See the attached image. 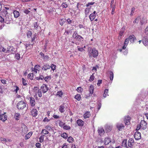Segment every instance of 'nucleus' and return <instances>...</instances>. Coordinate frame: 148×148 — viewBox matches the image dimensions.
Listing matches in <instances>:
<instances>
[{
	"instance_id": "nucleus-1",
	"label": "nucleus",
	"mask_w": 148,
	"mask_h": 148,
	"mask_svg": "<svg viewBox=\"0 0 148 148\" xmlns=\"http://www.w3.org/2000/svg\"><path fill=\"white\" fill-rule=\"evenodd\" d=\"M88 56L90 58L92 57L96 58L98 55V51L95 48H92L91 47H89L88 48Z\"/></svg>"
},
{
	"instance_id": "nucleus-2",
	"label": "nucleus",
	"mask_w": 148,
	"mask_h": 148,
	"mask_svg": "<svg viewBox=\"0 0 148 148\" xmlns=\"http://www.w3.org/2000/svg\"><path fill=\"white\" fill-rule=\"evenodd\" d=\"M3 16L5 14L4 22L7 24H9L11 21V18L8 14L7 11H5L2 14Z\"/></svg>"
},
{
	"instance_id": "nucleus-3",
	"label": "nucleus",
	"mask_w": 148,
	"mask_h": 148,
	"mask_svg": "<svg viewBox=\"0 0 148 148\" xmlns=\"http://www.w3.org/2000/svg\"><path fill=\"white\" fill-rule=\"evenodd\" d=\"M26 104L23 101H21L17 104V107L18 110H23L26 107Z\"/></svg>"
},
{
	"instance_id": "nucleus-4",
	"label": "nucleus",
	"mask_w": 148,
	"mask_h": 148,
	"mask_svg": "<svg viewBox=\"0 0 148 148\" xmlns=\"http://www.w3.org/2000/svg\"><path fill=\"white\" fill-rule=\"evenodd\" d=\"M49 88L47 85L45 84H43L41 87L40 90L42 92L45 93H46L48 90Z\"/></svg>"
},
{
	"instance_id": "nucleus-5",
	"label": "nucleus",
	"mask_w": 148,
	"mask_h": 148,
	"mask_svg": "<svg viewBox=\"0 0 148 148\" xmlns=\"http://www.w3.org/2000/svg\"><path fill=\"white\" fill-rule=\"evenodd\" d=\"M140 125L142 129L145 130L147 127V123L144 120H142L140 121Z\"/></svg>"
},
{
	"instance_id": "nucleus-6",
	"label": "nucleus",
	"mask_w": 148,
	"mask_h": 148,
	"mask_svg": "<svg viewBox=\"0 0 148 148\" xmlns=\"http://www.w3.org/2000/svg\"><path fill=\"white\" fill-rule=\"evenodd\" d=\"M134 137L136 140L140 139L141 138L140 133L138 132H136L134 134Z\"/></svg>"
},
{
	"instance_id": "nucleus-7",
	"label": "nucleus",
	"mask_w": 148,
	"mask_h": 148,
	"mask_svg": "<svg viewBox=\"0 0 148 148\" xmlns=\"http://www.w3.org/2000/svg\"><path fill=\"white\" fill-rule=\"evenodd\" d=\"M31 115L33 117H36L38 114V112L36 109H33L31 112Z\"/></svg>"
},
{
	"instance_id": "nucleus-8",
	"label": "nucleus",
	"mask_w": 148,
	"mask_h": 148,
	"mask_svg": "<svg viewBox=\"0 0 148 148\" xmlns=\"http://www.w3.org/2000/svg\"><path fill=\"white\" fill-rule=\"evenodd\" d=\"M130 117L128 116L125 117L124 121L126 125H128L130 124Z\"/></svg>"
},
{
	"instance_id": "nucleus-9",
	"label": "nucleus",
	"mask_w": 148,
	"mask_h": 148,
	"mask_svg": "<svg viewBox=\"0 0 148 148\" xmlns=\"http://www.w3.org/2000/svg\"><path fill=\"white\" fill-rule=\"evenodd\" d=\"M96 12L95 11H94L89 16V18L91 21H92L95 18L96 14Z\"/></svg>"
},
{
	"instance_id": "nucleus-10",
	"label": "nucleus",
	"mask_w": 148,
	"mask_h": 148,
	"mask_svg": "<svg viewBox=\"0 0 148 148\" xmlns=\"http://www.w3.org/2000/svg\"><path fill=\"white\" fill-rule=\"evenodd\" d=\"M116 125L119 131H121L124 127V125L121 123H117Z\"/></svg>"
},
{
	"instance_id": "nucleus-11",
	"label": "nucleus",
	"mask_w": 148,
	"mask_h": 148,
	"mask_svg": "<svg viewBox=\"0 0 148 148\" xmlns=\"http://www.w3.org/2000/svg\"><path fill=\"white\" fill-rule=\"evenodd\" d=\"M30 102L31 106L32 107L34 106L35 105V101L34 98L30 97Z\"/></svg>"
},
{
	"instance_id": "nucleus-12",
	"label": "nucleus",
	"mask_w": 148,
	"mask_h": 148,
	"mask_svg": "<svg viewBox=\"0 0 148 148\" xmlns=\"http://www.w3.org/2000/svg\"><path fill=\"white\" fill-rule=\"evenodd\" d=\"M98 133L99 134L100 136L103 135L104 133V129L101 127H99L98 129Z\"/></svg>"
},
{
	"instance_id": "nucleus-13",
	"label": "nucleus",
	"mask_w": 148,
	"mask_h": 148,
	"mask_svg": "<svg viewBox=\"0 0 148 148\" xmlns=\"http://www.w3.org/2000/svg\"><path fill=\"white\" fill-rule=\"evenodd\" d=\"M0 120L2 121H5L7 119V116L5 114H1L0 115Z\"/></svg>"
},
{
	"instance_id": "nucleus-14",
	"label": "nucleus",
	"mask_w": 148,
	"mask_h": 148,
	"mask_svg": "<svg viewBox=\"0 0 148 148\" xmlns=\"http://www.w3.org/2000/svg\"><path fill=\"white\" fill-rule=\"evenodd\" d=\"M111 141V139L108 137L106 138L104 140V144L105 145H107Z\"/></svg>"
},
{
	"instance_id": "nucleus-15",
	"label": "nucleus",
	"mask_w": 148,
	"mask_h": 148,
	"mask_svg": "<svg viewBox=\"0 0 148 148\" xmlns=\"http://www.w3.org/2000/svg\"><path fill=\"white\" fill-rule=\"evenodd\" d=\"M32 132H30L27 134H26L25 137V140H27L29 139L32 136Z\"/></svg>"
},
{
	"instance_id": "nucleus-16",
	"label": "nucleus",
	"mask_w": 148,
	"mask_h": 148,
	"mask_svg": "<svg viewBox=\"0 0 148 148\" xmlns=\"http://www.w3.org/2000/svg\"><path fill=\"white\" fill-rule=\"evenodd\" d=\"M77 123L79 126H82L84 125V122L81 120L79 119L77 120Z\"/></svg>"
},
{
	"instance_id": "nucleus-17",
	"label": "nucleus",
	"mask_w": 148,
	"mask_h": 148,
	"mask_svg": "<svg viewBox=\"0 0 148 148\" xmlns=\"http://www.w3.org/2000/svg\"><path fill=\"white\" fill-rule=\"evenodd\" d=\"M59 110L61 113H63L65 111V107L64 106L61 105L59 107Z\"/></svg>"
},
{
	"instance_id": "nucleus-18",
	"label": "nucleus",
	"mask_w": 148,
	"mask_h": 148,
	"mask_svg": "<svg viewBox=\"0 0 148 148\" xmlns=\"http://www.w3.org/2000/svg\"><path fill=\"white\" fill-rule=\"evenodd\" d=\"M50 68V66L49 65L45 64L42 67V69L45 71H46L47 69H49Z\"/></svg>"
},
{
	"instance_id": "nucleus-19",
	"label": "nucleus",
	"mask_w": 148,
	"mask_h": 148,
	"mask_svg": "<svg viewBox=\"0 0 148 148\" xmlns=\"http://www.w3.org/2000/svg\"><path fill=\"white\" fill-rule=\"evenodd\" d=\"M94 90V87L92 85H91L89 88L90 94H92L93 93Z\"/></svg>"
},
{
	"instance_id": "nucleus-20",
	"label": "nucleus",
	"mask_w": 148,
	"mask_h": 148,
	"mask_svg": "<svg viewBox=\"0 0 148 148\" xmlns=\"http://www.w3.org/2000/svg\"><path fill=\"white\" fill-rule=\"evenodd\" d=\"M128 38L131 42L133 43L134 42V40L136 38L135 36L133 35L130 36Z\"/></svg>"
},
{
	"instance_id": "nucleus-21",
	"label": "nucleus",
	"mask_w": 148,
	"mask_h": 148,
	"mask_svg": "<svg viewBox=\"0 0 148 148\" xmlns=\"http://www.w3.org/2000/svg\"><path fill=\"white\" fill-rule=\"evenodd\" d=\"M13 14L15 18H17L20 16L19 12L16 10H14L13 12Z\"/></svg>"
},
{
	"instance_id": "nucleus-22",
	"label": "nucleus",
	"mask_w": 148,
	"mask_h": 148,
	"mask_svg": "<svg viewBox=\"0 0 148 148\" xmlns=\"http://www.w3.org/2000/svg\"><path fill=\"white\" fill-rule=\"evenodd\" d=\"M143 44L145 46H147L148 45V38H144L143 40Z\"/></svg>"
},
{
	"instance_id": "nucleus-23",
	"label": "nucleus",
	"mask_w": 148,
	"mask_h": 148,
	"mask_svg": "<svg viewBox=\"0 0 148 148\" xmlns=\"http://www.w3.org/2000/svg\"><path fill=\"white\" fill-rule=\"evenodd\" d=\"M68 4L66 2H63L61 5V6L62 7V8H67L68 6Z\"/></svg>"
},
{
	"instance_id": "nucleus-24",
	"label": "nucleus",
	"mask_w": 148,
	"mask_h": 148,
	"mask_svg": "<svg viewBox=\"0 0 148 148\" xmlns=\"http://www.w3.org/2000/svg\"><path fill=\"white\" fill-rule=\"evenodd\" d=\"M90 116V114L89 112H86L84 115V117L85 119L89 118Z\"/></svg>"
},
{
	"instance_id": "nucleus-25",
	"label": "nucleus",
	"mask_w": 148,
	"mask_h": 148,
	"mask_svg": "<svg viewBox=\"0 0 148 148\" xmlns=\"http://www.w3.org/2000/svg\"><path fill=\"white\" fill-rule=\"evenodd\" d=\"M20 114L19 113H15L14 115V118L16 120H19L20 118Z\"/></svg>"
},
{
	"instance_id": "nucleus-26",
	"label": "nucleus",
	"mask_w": 148,
	"mask_h": 148,
	"mask_svg": "<svg viewBox=\"0 0 148 148\" xmlns=\"http://www.w3.org/2000/svg\"><path fill=\"white\" fill-rule=\"evenodd\" d=\"M108 90L107 89H106L104 91L103 94V97L104 98L106 97L107 96H108Z\"/></svg>"
},
{
	"instance_id": "nucleus-27",
	"label": "nucleus",
	"mask_w": 148,
	"mask_h": 148,
	"mask_svg": "<svg viewBox=\"0 0 148 148\" xmlns=\"http://www.w3.org/2000/svg\"><path fill=\"white\" fill-rule=\"evenodd\" d=\"M76 39L78 41H83L84 40L83 38L79 35L77 36Z\"/></svg>"
},
{
	"instance_id": "nucleus-28",
	"label": "nucleus",
	"mask_w": 148,
	"mask_h": 148,
	"mask_svg": "<svg viewBox=\"0 0 148 148\" xmlns=\"http://www.w3.org/2000/svg\"><path fill=\"white\" fill-rule=\"evenodd\" d=\"M75 98L78 101L80 100L81 98L80 95L79 94L76 95L75 96Z\"/></svg>"
},
{
	"instance_id": "nucleus-29",
	"label": "nucleus",
	"mask_w": 148,
	"mask_h": 148,
	"mask_svg": "<svg viewBox=\"0 0 148 148\" xmlns=\"http://www.w3.org/2000/svg\"><path fill=\"white\" fill-rule=\"evenodd\" d=\"M109 73L110 75V78L111 80H112L113 78L114 74L111 71H109Z\"/></svg>"
},
{
	"instance_id": "nucleus-30",
	"label": "nucleus",
	"mask_w": 148,
	"mask_h": 148,
	"mask_svg": "<svg viewBox=\"0 0 148 148\" xmlns=\"http://www.w3.org/2000/svg\"><path fill=\"white\" fill-rule=\"evenodd\" d=\"M91 8V7H90L89 8H87L85 9V14L86 15V16H87V15L88 14L89 11H90V9Z\"/></svg>"
},
{
	"instance_id": "nucleus-31",
	"label": "nucleus",
	"mask_w": 148,
	"mask_h": 148,
	"mask_svg": "<svg viewBox=\"0 0 148 148\" xmlns=\"http://www.w3.org/2000/svg\"><path fill=\"white\" fill-rule=\"evenodd\" d=\"M49 132L46 130V129H43L41 131V133L44 134V135L48 134Z\"/></svg>"
},
{
	"instance_id": "nucleus-32",
	"label": "nucleus",
	"mask_w": 148,
	"mask_h": 148,
	"mask_svg": "<svg viewBox=\"0 0 148 148\" xmlns=\"http://www.w3.org/2000/svg\"><path fill=\"white\" fill-rule=\"evenodd\" d=\"M73 140V138L71 136L69 137L67 139V141L70 143H72Z\"/></svg>"
},
{
	"instance_id": "nucleus-33",
	"label": "nucleus",
	"mask_w": 148,
	"mask_h": 148,
	"mask_svg": "<svg viewBox=\"0 0 148 148\" xmlns=\"http://www.w3.org/2000/svg\"><path fill=\"white\" fill-rule=\"evenodd\" d=\"M61 136L64 138H66L68 137V135L66 133H64L62 134Z\"/></svg>"
},
{
	"instance_id": "nucleus-34",
	"label": "nucleus",
	"mask_w": 148,
	"mask_h": 148,
	"mask_svg": "<svg viewBox=\"0 0 148 148\" xmlns=\"http://www.w3.org/2000/svg\"><path fill=\"white\" fill-rule=\"evenodd\" d=\"M63 128L64 130H69L70 129L71 127H70L68 125H65L63 126Z\"/></svg>"
},
{
	"instance_id": "nucleus-35",
	"label": "nucleus",
	"mask_w": 148,
	"mask_h": 148,
	"mask_svg": "<svg viewBox=\"0 0 148 148\" xmlns=\"http://www.w3.org/2000/svg\"><path fill=\"white\" fill-rule=\"evenodd\" d=\"M51 79L50 76H48L45 78V82H47Z\"/></svg>"
},
{
	"instance_id": "nucleus-36",
	"label": "nucleus",
	"mask_w": 148,
	"mask_h": 148,
	"mask_svg": "<svg viewBox=\"0 0 148 148\" xmlns=\"http://www.w3.org/2000/svg\"><path fill=\"white\" fill-rule=\"evenodd\" d=\"M122 146H123L124 147H127V144L126 140H124L123 141L122 143Z\"/></svg>"
},
{
	"instance_id": "nucleus-37",
	"label": "nucleus",
	"mask_w": 148,
	"mask_h": 148,
	"mask_svg": "<svg viewBox=\"0 0 148 148\" xmlns=\"http://www.w3.org/2000/svg\"><path fill=\"white\" fill-rule=\"evenodd\" d=\"M78 35L77 32H75L72 35V37L73 38L76 39Z\"/></svg>"
},
{
	"instance_id": "nucleus-38",
	"label": "nucleus",
	"mask_w": 148,
	"mask_h": 148,
	"mask_svg": "<svg viewBox=\"0 0 148 148\" xmlns=\"http://www.w3.org/2000/svg\"><path fill=\"white\" fill-rule=\"evenodd\" d=\"M44 135H43L42 136H41L39 138V142L41 143H42L44 140Z\"/></svg>"
},
{
	"instance_id": "nucleus-39",
	"label": "nucleus",
	"mask_w": 148,
	"mask_h": 148,
	"mask_svg": "<svg viewBox=\"0 0 148 148\" xmlns=\"http://www.w3.org/2000/svg\"><path fill=\"white\" fill-rule=\"evenodd\" d=\"M140 23H141V24L142 25L144 23H146V19L144 18H142L141 20L140 21Z\"/></svg>"
},
{
	"instance_id": "nucleus-40",
	"label": "nucleus",
	"mask_w": 148,
	"mask_h": 148,
	"mask_svg": "<svg viewBox=\"0 0 148 148\" xmlns=\"http://www.w3.org/2000/svg\"><path fill=\"white\" fill-rule=\"evenodd\" d=\"M140 19V18L139 17H138L136 18L135 20L133 21V23H138L139 20Z\"/></svg>"
},
{
	"instance_id": "nucleus-41",
	"label": "nucleus",
	"mask_w": 148,
	"mask_h": 148,
	"mask_svg": "<svg viewBox=\"0 0 148 148\" xmlns=\"http://www.w3.org/2000/svg\"><path fill=\"white\" fill-rule=\"evenodd\" d=\"M0 51H2L5 53L7 52L6 49L5 48L1 46L0 47Z\"/></svg>"
},
{
	"instance_id": "nucleus-42",
	"label": "nucleus",
	"mask_w": 148,
	"mask_h": 148,
	"mask_svg": "<svg viewBox=\"0 0 148 148\" xmlns=\"http://www.w3.org/2000/svg\"><path fill=\"white\" fill-rule=\"evenodd\" d=\"M50 68H51V69L54 71L56 69V65L54 64H52L50 66Z\"/></svg>"
},
{
	"instance_id": "nucleus-43",
	"label": "nucleus",
	"mask_w": 148,
	"mask_h": 148,
	"mask_svg": "<svg viewBox=\"0 0 148 148\" xmlns=\"http://www.w3.org/2000/svg\"><path fill=\"white\" fill-rule=\"evenodd\" d=\"M32 34L31 32L30 31H28L27 34V37L28 38H30L31 37Z\"/></svg>"
},
{
	"instance_id": "nucleus-44",
	"label": "nucleus",
	"mask_w": 148,
	"mask_h": 148,
	"mask_svg": "<svg viewBox=\"0 0 148 148\" xmlns=\"http://www.w3.org/2000/svg\"><path fill=\"white\" fill-rule=\"evenodd\" d=\"M37 93L38 96L39 97H41L42 96V93L41 92V90L40 89L38 90Z\"/></svg>"
},
{
	"instance_id": "nucleus-45",
	"label": "nucleus",
	"mask_w": 148,
	"mask_h": 148,
	"mask_svg": "<svg viewBox=\"0 0 148 148\" xmlns=\"http://www.w3.org/2000/svg\"><path fill=\"white\" fill-rule=\"evenodd\" d=\"M65 123L63 122L62 121H60L59 123V125L61 127H63Z\"/></svg>"
},
{
	"instance_id": "nucleus-46",
	"label": "nucleus",
	"mask_w": 148,
	"mask_h": 148,
	"mask_svg": "<svg viewBox=\"0 0 148 148\" xmlns=\"http://www.w3.org/2000/svg\"><path fill=\"white\" fill-rule=\"evenodd\" d=\"M28 77L31 79H33V73L29 74Z\"/></svg>"
},
{
	"instance_id": "nucleus-47",
	"label": "nucleus",
	"mask_w": 148,
	"mask_h": 148,
	"mask_svg": "<svg viewBox=\"0 0 148 148\" xmlns=\"http://www.w3.org/2000/svg\"><path fill=\"white\" fill-rule=\"evenodd\" d=\"M95 3V2H89L87 4H86V7H88L91 5H93Z\"/></svg>"
},
{
	"instance_id": "nucleus-48",
	"label": "nucleus",
	"mask_w": 148,
	"mask_h": 148,
	"mask_svg": "<svg viewBox=\"0 0 148 148\" xmlns=\"http://www.w3.org/2000/svg\"><path fill=\"white\" fill-rule=\"evenodd\" d=\"M57 95L59 96L60 97H61L63 95V92L62 91L58 92L57 93Z\"/></svg>"
},
{
	"instance_id": "nucleus-49",
	"label": "nucleus",
	"mask_w": 148,
	"mask_h": 148,
	"mask_svg": "<svg viewBox=\"0 0 148 148\" xmlns=\"http://www.w3.org/2000/svg\"><path fill=\"white\" fill-rule=\"evenodd\" d=\"M22 83L23 85L26 86L27 84V83L26 82V80L23 78H22Z\"/></svg>"
},
{
	"instance_id": "nucleus-50",
	"label": "nucleus",
	"mask_w": 148,
	"mask_h": 148,
	"mask_svg": "<svg viewBox=\"0 0 148 148\" xmlns=\"http://www.w3.org/2000/svg\"><path fill=\"white\" fill-rule=\"evenodd\" d=\"M124 30L123 29H122V30H121L120 32H119V36H120V38L121 37V36L123 35V33H124Z\"/></svg>"
},
{
	"instance_id": "nucleus-51",
	"label": "nucleus",
	"mask_w": 148,
	"mask_h": 148,
	"mask_svg": "<svg viewBox=\"0 0 148 148\" xmlns=\"http://www.w3.org/2000/svg\"><path fill=\"white\" fill-rule=\"evenodd\" d=\"M36 146L37 148H40L41 147V144L39 143H37L36 144Z\"/></svg>"
},
{
	"instance_id": "nucleus-52",
	"label": "nucleus",
	"mask_w": 148,
	"mask_h": 148,
	"mask_svg": "<svg viewBox=\"0 0 148 148\" xmlns=\"http://www.w3.org/2000/svg\"><path fill=\"white\" fill-rule=\"evenodd\" d=\"M44 78V77L42 75H40L39 77H36V79L38 80H42Z\"/></svg>"
},
{
	"instance_id": "nucleus-53",
	"label": "nucleus",
	"mask_w": 148,
	"mask_h": 148,
	"mask_svg": "<svg viewBox=\"0 0 148 148\" xmlns=\"http://www.w3.org/2000/svg\"><path fill=\"white\" fill-rule=\"evenodd\" d=\"M45 128L46 129H47L49 130H51L52 129L50 125H47L45 127Z\"/></svg>"
},
{
	"instance_id": "nucleus-54",
	"label": "nucleus",
	"mask_w": 148,
	"mask_h": 148,
	"mask_svg": "<svg viewBox=\"0 0 148 148\" xmlns=\"http://www.w3.org/2000/svg\"><path fill=\"white\" fill-rule=\"evenodd\" d=\"M95 78V77L94 75H91L90 77L89 80L90 81H92Z\"/></svg>"
},
{
	"instance_id": "nucleus-55",
	"label": "nucleus",
	"mask_w": 148,
	"mask_h": 148,
	"mask_svg": "<svg viewBox=\"0 0 148 148\" xmlns=\"http://www.w3.org/2000/svg\"><path fill=\"white\" fill-rule=\"evenodd\" d=\"M82 90V89L81 87H78L77 89V90L78 92H81Z\"/></svg>"
},
{
	"instance_id": "nucleus-56",
	"label": "nucleus",
	"mask_w": 148,
	"mask_h": 148,
	"mask_svg": "<svg viewBox=\"0 0 148 148\" xmlns=\"http://www.w3.org/2000/svg\"><path fill=\"white\" fill-rule=\"evenodd\" d=\"M102 80H99L98 81V82L97 83V85L98 86H100L101 84L102 83Z\"/></svg>"
},
{
	"instance_id": "nucleus-57",
	"label": "nucleus",
	"mask_w": 148,
	"mask_h": 148,
	"mask_svg": "<svg viewBox=\"0 0 148 148\" xmlns=\"http://www.w3.org/2000/svg\"><path fill=\"white\" fill-rule=\"evenodd\" d=\"M15 57L17 60H19L20 58V55L19 53H16L15 54Z\"/></svg>"
},
{
	"instance_id": "nucleus-58",
	"label": "nucleus",
	"mask_w": 148,
	"mask_h": 148,
	"mask_svg": "<svg viewBox=\"0 0 148 148\" xmlns=\"http://www.w3.org/2000/svg\"><path fill=\"white\" fill-rule=\"evenodd\" d=\"M145 33L146 35L148 36V26L145 28Z\"/></svg>"
},
{
	"instance_id": "nucleus-59",
	"label": "nucleus",
	"mask_w": 148,
	"mask_h": 148,
	"mask_svg": "<svg viewBox=\"0 0 148 148\" xmlns=\"http://www.w3.org/2000/svg\"><path fill=\"white\" fill-rule=\"evenodd\" d=\"M99 68L98 66L96 65V66L93 67L92 68V70H94L95 71H96L97 70V69Z\"/></svg>"
},
{
	"instance_id": "nucleus-60",
	"label": "nucleus",
	"mask_w": 148,
	"mask_h": 148,
	"mask_svg": "<svg viewBox=\"0 0 148 148\" xmlns=\"http://www.w3.org/2000/svg\"><path fill=\"white\" fill-rule=\"evenodd\" d=\"M129 39L128 38H126L125 40V42L124 43V44L126 45H127L128 43L129 42Z\"/></svg>"
},
{
	"instance_id": "nucleus-61",
	"label": "nucleus",
	"mask_w": 148,
	"mask_h": 148,
	"mask_svg": "<svg viewBox=\"0 0 148 148\" xmlns=\"http://www.w3.org/2000/svg\"><path fill=\"white\" fill-rule=\"evenodd\" d=\"M135 10V8L134 7H133L131 9V13L130 14V15L132 16L133 15V14L134 13V12Z\"/></svg>"
},
{
	"instance_id": "nucleus-62",
	"label": "nucleus",
	"mask_w": 148,
	"mask_h": 148,
	"mask_svg": "<svg viewBox=\"0 0 148 148\" xmlns=\"http://www.w3.org/2000/svg\"><path fill=\"white\" fill-rule=\"evenodd\" d=\"M50 121V119H49L47 117H45L43 120V121L44 122H48Z\"/></svg>"
},
{
	"instance_id": "nucleus-63",
	"label": "nucleus",
	"mask_w": 148,
	"mask_h": 148,
	"mask_svg": "<svg viewBox=\"0 0 148 148\" xmlns=\"http://www.w3.org/2000/svg\"><path fill=\"white\" fill-rule=\"evenodd\" d=\"M77 48L78 50L82 52L84 51V49L83 48L79 47H77Z\"/></svg>"
},
{
	"instance_id": "nucleus-64",
	"label": "nucleus",
	"mask_w": 148,
	"mask_h": 148,
	"mask_svg": "<svg viewBox=\"0 0 148 148\" xmlns=\"http://www.w3.org/2000/svg\"><path fill=\"white\" fill-rule=\"evenodd\" d=\"M39 67L40 66L39 65H37L35 66L34 68L36 69H37V70H38V71H39Z\"/></svg>"
}]
</instances>
